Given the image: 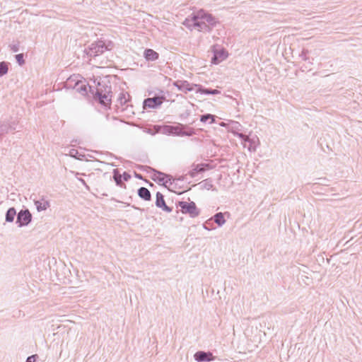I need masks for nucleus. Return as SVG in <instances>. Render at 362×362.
<instances>
[{
  "label": "nucleus",
  "mask_w": 362,
  "mask_h": 362,
  "mask_svg": "<svg viewBox=\"0 0 362 362\" xmlns=\"http://www.w3.org/2000/svg\"><path fill=\"white\" fill-rule=\"evenodd\" d=\"M216 20L211 14L201 10L197 11L191 18H187L185 24L189 28L204 31L216 24Z\"/></svg>",
  "instance_id": "1"
},
{
  "label": "nucleus",
  "mask_w": 362,
  "mask_h": 362,
  "mask_svg": "<svg viewBox=\"0 0 362 362\" xmlns=\"http://www.w3.org/2000/svg\"><path fill=\"white\" fill-rule=\"evenodd\" d=\"M212 52L214 54V56L211 58V63L212 64H218L219 63L226 60L228 57V52L223 48L214 47L212 49Z\"/></svg>",
  "instance_id": "2"
},
{
  "label": "nucleus",
  "mask_w": 362,
  "mask_h": 362,
  "mask_svg": "<svg viewBox=\"0 0 362 362\" xmlns=\"http://www.w3.org/2000/svg\"><path fill=\"white\" fill-rule=\"evenodd\" d=\"M179 205L181 207L182 213H188L192 216H195L198 214L196 205L192 202H180Z\"/></svg>",
  "instance_id": "3"
},
{
  "label": "nucleus",
  "mask_w": 362,
  "mask_h": 362,
  "mask_svg": "<svg viewBox=\"0 0 362 362\" xmlns=\"http://www.w3.org/2000/svg\"><path fill=\"white\" fill-rule=\"evenodd\" d=\"M95 98L98 99L100 104L107 106L111 103L112 93L110 90H107L104 93L98 90Z\"/></svg>",
  "instance_id": "4"
},
{
  "label": "nucleus",
  "mask_w": 362,
  "mask_h": 362,
  "mask_svg": "<svg viewBox=\"0 0 362 362\" xmlns=\"http://www.w3.org/2000/svg\"><path fill=\"white\" fill-rule=\"evenodd\" d=\"M107 49V47L105 46V42L103 41H98L91 45L90 47V54L98 55L104 52Z\"/></svg>",
  "instance_id": "5"
},
{
  "label": "nucleus",
  "mask_w": 362,
  "mask_h": 362,
  "mask_svg": "<svg viewBox=\"0 0 362 362\" xmlns=\"http://www.w3.org/2000/svg\"><path fill=\"white\" fill-rule=\"evenodd\" d=\"M18 223L21 226L28 225L31 221V214L28 211H21L18 215Z\"/></svg>",
  "instance_id": "6"
},
{
  "label": "nucleus",
  "mask_w": 362,
  "mask_h": 362,
  "mask_svg": "<svg viewBox=\"0 0 362 362\" xmlns=\"http://www.w3.org/2000/svg\"><path fill=\"white\" fill-rule=\"evenodd\" d=\"M163 102V97H155L151 98H147L144 100V107L149 108H154L162 104Z\"/></svg>",
  "instance_id": "7"
},
{
  "label": "nucleus",
  "mask_w": 362,
  "mask_h": 362,
  "mask_svg": "<svg viewBox=\"0 0 362 362\" xmlns=\"http://www.w3.org/2000/svg\"><path fill=\"white\" fill-rule=\"evenodd\" d=\"M156 206L159 208H161L163 211L166 212H170L171 209L169 208L165 202L164 197L163 195L160 193L157 192L156 194Z\"/></svg>",
  "instance_id": "8"
},
{
  "label": "nucleus",
  "mask_w": 362,
  "mask_h": 362,
  "mask_svg": "<svg viewBox=\"0 0 362 362\" xmlns=\"http://www.w3.org/2000/svg\"><path fill=\"white\" fill-rule=\"evenodd\" d=\"M194 358L197 361H209L213 359L212 354L211 353H205L203 351L197 352L194 354Z\"/></svg>",
  "instance_id": "9"
},
{
  "label": "nucleus",
  "mask_w": 362,
  "mask_h": 362,
  "mask_svg": "<svg viewBox=\"0 0 362 362\" xmlns=\"http://www.w3.org/2000/svg\"><path fill=\"white\" fill-rule=\"evenodd\" d=\"M158 54L151 49H147L144 52V57L146 60L154 61L158 58Z\"/></svg>",
  "instance_id": "10"
},
{
  "label": "nucleus",
  "mask_w": 362,
  "mask_h": 362,
  "mask_svg": "<svg viewBox=\"0 0 362 362\" xmlns=\"http://www.w3.org/2000/svg\"><path fill=\"white\" fill-rule=\"evenodd\" d=\"M139 196L144 200L148 201L151 199V193L146 187H141L138 191Z\"/></svg>",
  "instance_id": "11"
},
{
  "label": "nucleus",
  "mask_w": 362,
  "mask_h": 362,
  "mask_svg": "<svg viewBox=\"0 0 362 362\" xmlns=\"http://www.w3.org/2000/svg\"><path fill=\"white\" fill-rule=\"evenodd\" d=\"M35 204L38 211H43L49 206V203L45 200L36 201Z\"/></svg>",
  "instance_id": "12"
},
{
  "label": "nucleus",
  "mask_w": 362,
  "mask_h": 362,
  "mask_svg": "<svg viewBox=\"0 0 362 362\" xmlns=\"http://www.w3.org/2000/svg\"><path fill=\"white\" fill-rule=\"evenodd\" d=\"M209 168L208 164H198L197 165L191 172V175L194 176L197 173L204 171L206 168Z\"/></svg>",
  "instance_id": "13"
},
{
  "label": "nucleus",
  "mask_w": 362,
  "mask_h": 362,
  "mask_svg": "<svg viewBox=\"0 0 362 362\" xmlns=\"http://www.w3.org/2000/svg\"><path fill=\"white\" fill-rule=\"evenodd\" d=\"M16 212L13 208H11L7 211L6 219L7 221L11 222L16 216Z\"/></svg>",
  "instance_id": "14"
},
{
  "label": "nucleus",
  "mask_w": 362,
  "mask_h": 362,
  "mask_svg": "<svg viewBox=\"0 0 362 362\" xmlns=\"http://www.w3.org/2000/svg\"><path fill=\"white\" fill-rule=\"evenodd\" d=\"M88 86L85 83H76V89L77 90L81 92L83 95H85L88 92Z\"/></svg>",
  "instance_id": "15"
},
{
  "label": "nucleus",
  "mask_w": 362,
  "mask_h": 362,
  "mask_svg": "<svg viewBox=\"0 0 362 362\" xmlns=\"http://www.w3.org/2000/svg\"><path fill=\"white\" fill-rule=\"evenodd\" d=\"M179 89L183 90V91H191L193 90V87L189 83L184 81L179 86Z\"/></svg>",
  "instance_id": "16"
},
{
  "label": "nucleus",
  "mask_w": 362,
  "mask_h": 362,
  "mask_svg": "<svg viewBox=\"0 0 362 362\" xmlns=\"http://www.w3.org/2000/svg\"><path fill=\"white\" fill-rule=\"evenodd\" d=\"M214 221L219 226H221L225 223V219L222 213H218L214 216Z\"/></svg>",
  "instance_id": "17"
},
{
  "label": "nucleus",
  "mask_w": 362,
  "mask_h": 362,
  "mask_svg": "<svg viewBox=\"0 0 362 362\" xmlns=\"http://www.w3.org/2000/svg\"><path fill=\"white\" fill-rule=\"evenodd\" d=\"M209 119H210V123H214V121H215L214 116L212 115H210V114H207V115H202V117H201V121L202 122H206Z\"/></svg>",
  "instance_id": "18"
},
{
  "label": "nucleus",
  "mask_w": 362,
  "mask_h": 362,
  "mask_svg": "<svg viewBox=\"0 0 362 362\" xmlns=\"http://www.w3.org/2000/svg\"><path fill=\"white\" fill-rule=\"evenodd\" d=\"M198 92H199L201 93L212 94V95H216V94H218L219 93L218 90H217L216 89H214V90H209V89H203V88H199Z\"/></svg>",
  "instance_id": "19"
},
{
  "label": "nucleus",
  "mask_w": 362,
  "mask_h": 362,
  "mask_svg": "<svg viewBox=\"0 0 362 362\" xmlns=\"http://www.w3.org/2000/svg\"><path fill=\"white\" fill-rule=\"evenodd\" d=\"M8 71V66L6 63H0V76L5 74Z\"/></svg>",
  "instance_id": "20"
},
{
  "label": "nucleus",
  "mask_w": 362,
  "mask_h": 362,
  "mask_svg": "<svg viewBox=\"0 0 362 362\" xmlns=\"http://www.w3.org/2000/svg\"><path fill=\"white\" fill-rule=\"evenodd\" d=\"M114 179L117 185L122 184V176L119 174L117 170H115L114 172Z\"/></svg>",
  "instance_id": "21"
},
{
  "label": "nucleus",
  "mask_w": 362,
  "mask_h": 362,
  "mask_svg": "<svg viewBox=\"0 0 362 362\" xmlns=\"http://www.w3.org/2000/svg\"><path fill=\"white\" fill-rule=\"evenodd\" d=\"M16 58L17 62L19 63V64H23L24 63L23 54H17L16 56Z\"/></svg>",
  "instance_id": "22"
},
{
  "label": "nucleus",
  "mask_w": 362,
  "mask_h": 362,
  "mask_svg": "<svg viewBox=\"0 0 362 362\" xmlns=\"http://www.w3.org/2000/svg\"><path fill=\"white\" fill-rule=\"evenodd\" d=\"M35 358H36L35 355L30 356L27 358V362H35Z\"/></svg>",
  "instance_id": "23"
}]
</instances>
